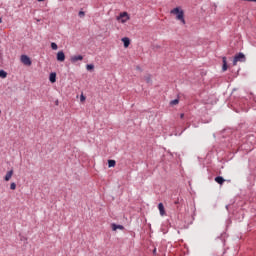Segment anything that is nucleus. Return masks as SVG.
Returning a JSON list of instances; mask_svg holds the SVG:
<instances>
[{
	"mask_svg": "<svg viewBox=\"0 0 256 256\" xmlns=\"http://www.w3.org/2000/svg\"><path fill=\"white\" fill-rule=\"evenodd\" d=\"M171 15H176V19L177 21H180V23H182V25H185L186 22H185V12L179 8V7H176L174 9H172L170 11Z\"/></svg>",
	"mask_w": 256,
	"mask_h": 256,
	"instance_id": "1",
	"label": "nucleus"
},
{
	"mask_svg": "<svg viewBox=\"0 0 256 256\" xmlns=\"http://www.w3.org/2000/svg\"><path fill=\"white\" fill-rule=\"evenodd\" d=\"M244 61H245V54H243V53H238L235 57H234V59H233V65L235 66V65H237V63H244Z\"/></svg>",
	"mask_w": 256,
	"mask_h": 256,
	"instance_id": "2",
	"label": "nucleus"
},
{
	"mask_svg": "<svg viewBox=\"0 0 256 256\" xmlns=\"http://www.w3.org/2000/svg\"><path fill=\"white\" fill-rule=\"evenodd\" d=\"M117 21L120 23H127V21H129V14L127 12L120 13V15L117 17Z\"/></svg>",
	"mask_w": 256,
	"mask_h": 256,
	"instance_id": "3",
	"label": "nucleus"
},
{
	"mask_svg": "<svg viewBox=\"0 0 256 256\" xmlns=\"http://www.w3.org/2000/svg\"><path fill=\"white\" fill-rule=\"evenodd\" d=\"M21 63H23V65H27L28 67L31 66V58H29V56L27 55H22L21 56Z\"/></svg>",
	"mask_w": 256,
	"mask_h": 256,
	"instance_id": "4",
	"label": "nucleus"
},
{
	"mask_svg": "<svg viewBox=\"0 0 256 256\" xmlns=\"http://www.w3.org/2000/svg\"><path fill=\"white\" fill-rule=\"evenodd\" d=\"M158 210L161 217H165V215H167V213L165 212V206L163 205V203L158 204Z\"/></svg>",
	"mask_w": 256,
	"mask_h": 256,
	"instance_id": "5",
	"label": "nucleus"
},
{
	"mask_svg": "<svg viewBox=\"0 0 256 256\" xmlns=\"http://www.w3.org/2000/svg\"><path fill=\"white\" fill-rule=\"evenodd\" d=\"M57 61H60L61 63L65 61V53L63 51L57 53Z\"/></svg>",
	"mask_w": 256,
	"mask_h": 256,
	"instance_id": "6",
	"label": "nucleus"
},
{
	"mask_svg": "<svg viewBox=\"0 0 256 256\" xmlns=\"http://www.w3.org/2000/svg\"><path fill=\"white\" fill-rule=\"evenodd\" d=\"M70 61L71 63H77V61H83V57L81 55L72 56Z\"/></svg>",
	"mask_w": 256,
	"mask_h": 256,
	"instance_id": "7",
	"label": "nucleus"
},
{
	"mask_svg": "<svg viewBox=\"0 0 256 256\" xmlns=\"http://www.w3.org/2000/svg\"><path fill=\"white\" fill-rule=\"evenodd\" d=\"M49 81L50 83H55L57 81V73L55 72L50 73Z\"/></svg>",
	"mask_w": 256,
	"mask_h": 256,
	"instance_id": "8",
	"label": "nucleus"
},
{
	"mask_svg": "<svg viewBox=\"0 0 256 256\" xmlns=\"http://www.w3.org/2000/svg\"><path fill=\"white\" fill-rule=\"evenodd\" d=\"M11 177H13V170H9L5 177H4V181H11Z\"/></svg>",
	"mask_w": 256,
	"mask_h": 256,
	"instance_id": "9",
	"label": "nucleus"
},
{
	"mask_svg": "<svg viewBox=\"0 0 256 256\" xmlns=\"http://www.w3.org/2000/svg\"><path fill=\"white\" fill-rule=\"evenodd\" d=\"M112 231H117V229H120V231H123V229H125V227L123 225H117V224H112Z\"/></svg>",
	"mask_w": 256,
	"mask_h": 256,
	"instance_id": "10",
	"label": "nucleus"
},
{
	"mask_svg": "<svg viewBox=\"0 0 256 256\" xmlns=\"http://www.w3.org/2000/svg\"><path fill=\"white\" fill-rule=\"evenodd\" d=\"M222 63H223L222 71L225 72V71H227V69H228V66H227V57H223V58H222Z\"/></svg>",
	"mask_w": 256,
	"mask_h": 256,
	"instance_id": "11",
	"label": "nucleus"
},
{
	"mask_svg": "<svg viewBox=\"0 0 256 256\" xmlns=\"http://www.w3.org/2000/svg\"><path fill=\"white\" fill-rule=\"evenodd\" d=\"M216 183H218V185H223L225 183V178L221 177V176H217L215 178Z\"/></svg>",
	"mask_w": 256,
	"mask_h": 256,
	"instance_id": "12",
	"label": "nucleus"
},
{
	"mask_svg": "<svg viewBox=\"0 0 256 256\" xmlns=\"http://www.w3.org/2000/svg\"><path fill=\"white\" fill-rule=\"evenodd\" d=\"M122 42L124 44V47H126V48L129 47V45H131V41L127 37L122 38Z\"/></svg>",
	"mask_w": 256,
	"mask_h": 256,
	"instance_id": "13",
	"label": "nucleus"
},
{
	"mask_svg": "<svg viewBox=\"0 0 256 256\" xmlns=\"http://www.w3.org/2000/svg\"><path fill=\"white\" fill-rule=\"evenodd\" d=\"M0 77L2 79H6L7 78V72H5L4 70H0Z\"/></svg>",
	"mask_w": 256,
	"mask_h": 256,
	"instance_id": "14",
	"label": "nucleus"
},
{
	"mask_svg": "<svg viewBox=\"0 0 256 256\" xmlns=\"http://www.w3.org/2000/svg\"><path fill=\"white\" fill-rule=\"evenodd\" d=\"M116 162L115 160H108V167H115Z\"/></svg>",
	"mask_w": 256,
	"mask_h": 256,
	"instance_id": "15",
	"label": "nucleus"
},
{
	"mask_svg": "<svg viewBox=\"0 0 256 256\" xmlns=\"http://www.w3.org/2000/svg\"><path fill=\"white\" fill-rule=\"evenodd\" d=\"M144 81H146V83H151V75H146L144 76Z\"/></svg>",
	"mask_w": 256,
	"mask_h": 256,
	"instance_id": "16",
	"label": "nucleus"
},
{
	"mask_svg": "<svg viewBox=\"0 0 256 256\" xmlns=\"http://www.w3.org/2000/svg\"><path fill=\"white\" fill-rule=\"evenodd\" d=\"M51 48L53 49V51H57V49H58L59 47L57 46V43L52 42V43H51Z\"/></svg>",
	"mask_w": 256,
	"mask_h": 256,
	"instance_id": "17",
	"label": "nucleus"
},
{
	"mask_svg": "<svg viewBox=\"0 0 256 256\" xmlns=\"http://www.w3.org/2000/svg\"><path fill=\"white\" fill-rule=\"evenodd\" d=\"M10 189H11V191H15V189H17V184H15V182H12L10 184Z\"/></svg>",
	"mask_w": 256,
	"mask_h": 256,
	"instance_id": "18",
	"label": "nucleus"
},
{
	"mask_svg": "<svg viewBox=\"0 0 256 256\" xmlns=\"http://www.w3.org/2000/svg\"><path fill=\"white\" fill-rule=\"evenodd\" d=\"M87 71H92V69H95V66L93 64H88L86 66Z\"/></svg>",
	"mask_w": 256,
	"mask_h": 256,
	"instance_id": "19",
	"label": "nucleus"
},
{
	"mask_svg": "<svg viewBox=\"0 0 256 256\" xmlns=\"http://www.w3.org/2000/svg\"><path fill=\"white\" fill-rule=\"evenodd\" d=\"M170 105H179V99H174L170 102Z\"/></svg>",
	"mask_w": 256,
	"mask_h": 256,
	"instance_id": "20",
	"label": "nucleus"
},
{
	"mask_svg": "<svg viewBox=\"0 0 256 256\" xmlns=\"http://www.w3.org/2000/svg\"><path fill=\"white\" fill-rule=\"evenodd\" d=\"M85 99H87V98L85 97V95L81 94V95H80V101H81V103L85 102Z\"/></svg>",
	"mask_w": 256,
	"mask_h": 256,
	"instance_id": "21",
	"label": "nucleus"
},
{
	"mask_svg": "<svg viewBox=\"0 0 256 256\" xmlns=\"http://www.w3.org/2000/svg\"><path fill=\"white\" fill-rule=\"evenodd\" d=\"M78 15H79V17H85V12H84V11H80V12L78 13Z\"/></svg>",
	"mask_w": 256,
	"mask_h": 256,
	"instance_id": "22",
	"label": "nucleus"
},
{
	"mask_svg": "<svg viewBox=\"0 0 256 256\" xmlns=\"http://www.w3.org/2000/svg\"><path fill=\"white\" fill-rule=\"evenodd\" d=\"M153 254H154V255H157V248H154Z\"/></svg>",
	"mask_w": 256,
	"mask_h": 256,
	"instance_id": "23",
	"label": "nucleus"
},
{
	"mask_svg": "<svg viewBox=\"0 0 256 256\" xmlns=\"http://www.w3.org/2000/svg\"><path fill=\"white\" fill-rule=\"evenodd\" d=\"M185 117V114H180V119H183Z\"/></svg>",
	"mask_w": 256,
	"mask_h": 256,
	"instance_id": "24",
	"label": "nucleus"
},
{
	"mask_svg": "<svg viewBox=\"0 0 256 256\" xmlns=\"http://www.w3.org/2000/svg\"><path fill=\"white\" fill-rule=\"evenodd\" d=\"M37 1L41 2V1H45V0H37Z\"/></svg>",
	"mask_w": 256,
	"mask_h": 256,
	"instance_id": "25",
	"label": "nucleus"
},
{
	"mask_svg": "<svg viewBox=\"0 0 256 256\" xmlns=\"http://www.w3.org/2000/svg\"><path fill=\"white\" fill-rule=\"evenodd\" d=\"M2 21H3V20L0 18V23H2Z\"/></svg>",
	"mask_w": 256,
	"mask_h": 256,
	"instance_id": "26",
	"label": "nucleus"
}]
</instances>
